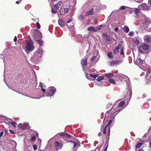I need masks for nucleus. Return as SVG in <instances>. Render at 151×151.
I'll return each mask as SVG.
<instances>
[{"label":"nucleus","mask_w":151,"mask_h":151,"mask_svg":"<svg viewBox=\"0 0 151 151\" xmlns=\"http://www.w3.org/2000/svg\"><path fill=\"white\" fill-rule=\"evenodd\" d=\"M141 19L142 22L140 26L142 29H145L148 27L149 25L151 22V20L150 19L147 18L145 16H143Z\"/></svg>","instance_id":"obj_1"},{"label":"nucleus","mask_w":151,"mask_h":151,"mask_svg":"<svg viewBox=\"0 0 151 151\" xmlns=\"http://www.w3.org/2000/svg\"><path fill=\"white\" fill-rule=\"evenodd\" d=\"M118 109H117L116 106L115 104H114L113 106L111 108V109L110 110L107 111V112L106 113L103 122L105 121L106 119H108L109 115V114L110 112H111L112 115L114 114H115L116 113V114L114 116H115L116 114H117L119 111H119Z\"/></svg>","instance_id":"obj_2"},{"label":"nucleus","mask_w":151,"mask_h":151,"mask_svg":"<svg viewBox=\"0 0 151 151\" xmlns=\"http://www.w3.org/2000/svg\"><path fill=\"white\" fill-rule=\"evenodd\" d=\"M118 109H117L116 106L115 104H114L113 106L111 108V109L110 110L107 111V112L106 113L103 122L105 121L106 119H108L109 115V114L110 112H111L112 115L114 114H115L116 113V114L114 116H115L116 114H117L119 111H119Z\"/></svg>","instance_id":"obj_3"},{"label":"nucleus","mask_w":151,"mask_h":151,"mask_svg":"<svg viewBox=\"0 0 151 151\" xmlns=\"http://www.w3.org/2000/svg\"><path fill=\"white\" fill-rule=\"evenodd\" d=\"M74 137L70 134L67 133V142H71L74 144V148L78 147L79 146L78 142H74L73 140Z\"/></svg>","instance_id":"obj_4"},{"label":"nucleus","mask_w":151,"mask_h":151,"mask_svg":"<svg viewBox=\"0 0 151 151\" xmlns=\"http://www.w3.org/2000/svg\"><path fill=\"white\" fill-rule=\"evenodd\" d=\"M42 55V49L39 48L37 51L35 52L33 56V58L35 60L40 58Z\"/></svg>","instance_id":"obj_5"},{"label":"nucleus","mask_w":151,"mask_h":151,"mask_svg":"<svg viewBox=\"0 0 151 151\" xmlns=\"http://www.w3.org/2000/svg\"><path fill=\"white\" fill-rule=\"evenodd\" d=\"M63 3L62 1H60L58 2L54 5L55 9L52 8V12L53 14H55L57 13V11L58 10L60 6L62 5H63Z\"/></svg>","instance_id":"obj_6"},{"label":"nucleus","mask_w":151,"mask_h":151,"mask_svg":"<svg viewBox=\"0 0 151 151\" xmlns=\"http://www.w3.org/2000/svg\"><path fill=\"white\" fill-rule=\"evenodd\" d=\"M149 47L148 45L146 44H142L138 47V51L140 53L142 54L143 53V51L142 50H147L148 49Z\"/></svg>","instance_id":"obj_7"},{"label":"nucleus","mask_w":151,"mask_h":151,"mask_svg":"<svg viewBox=\"0 0 151 151\" xmlns=\"http://www.w3.org/2000/svg\"><path fill=\"white\" fill-rule=\"evenodd\" d=\"M76 0H67V6L68 5V7L67 8V13L68 11V8L70 9V6H75L76 4Z\"/></svg>","instance_id":"obj_8"},{"label":"nucleus","mask_w":151,"mask_h":151,"mask_svg":"<svg viewBox=\"0 0 151 151\" xmlns=\"http://www.w3.org/2000/svg\"><path fill=\"white\" fill-rule=\"evenodd\" d=\"M132 91L129 89L127 92L126 94L124 96V98L125 100L128 103L130 101L132 95Z\"/></svg>","instance_id":"obj_9"},{"label":"nucleus","mask_w":151,"mask_h":151,"mask_svg":"<svg viewBox=\"0 0 151 151\" xmlns=\"http://www.w3.org/2000/svg\"><path fill=\"white\" fill-rule=\"evenodd\" d=\"M56 91V89L53 87L50 88L49 91H47L46 93L47 96H50L53 95Z\"/></svg>","instance_id":"obj_10"},{"label":"nucleus","mask_w":151,"mask_h":151,"mask_svg":"<svg viewBox=\"0 0 151 151\" xmlns=\"http://www.w3.org/2000/svg\"><path fill=\"white\" fill-rule=\"evenodd\" d=\"M135 63L138 65H140L143 67H144L145 65L144 60L141 59L140 58H138L135 61Z\"/></svg>","instance_id":"obj_11"},{"label":"nucleus","mask_w":151,"mask_h":151,"mask_svg":"<svg viewBox=\"0 0 151 151\" xmlns=\"http://www.w3.org/2000/svg\"><path fill=\"white\" fill-rule=\"evenodd\" d=\"M26 48L28 51H32L33 50L34 47L31 43L27 42L26 43Z\"/></svg>","instance_id":"obj_12"},{"label":"nucleus","mask_w":151,"mask_h":151,"mask_svg":"<svg viewBox=\"0 0 151 151\" xmlns=\"http://www.w3.org/2000/svg\"><path fill=\"white\" fill-rule=\"evenodd\" d=\"M66 12V6L65 4H63L60 10V13L61 15H64Z\"/></svg>","instance_id":"obj_13"},{"label":"nucleus","mask_w":151,"mask_h":151,"mask_svg":"<svg viewBox=\"0 0 151 151\" xmlns=\"http://www.w3.org/2000/svg\"><path fill=\"white\" fill-rule=\"evenodd\" d=\"M19 126L21 129H28L30 128L28 124H25L23 125L20 124H19Z\"/></svg>","instance_id":"obj_14"},{"label":"nucleus","mask_w":151,"mask_h":151,"mask_svg":"<svg viewBox=\"0 0 151 151\" xmlns=\"http://www.w3.org/2000/svg\"><path fill=\"white\" fill-rule=\"evenodd\" d=\"M81 63L83 68V70H84L87 63V58L86 57H85L84 59L81 60Z\"/></svg>","instance_id":"obj_15"},{"label":"nucleus","mask_w":151,"mask_h":151,"mask_svg":"<svg viewBox=\"0 0 151 151\" xmlns=\"http://www.w3.org/2000/svg\"><path fill=\"white\" fill-rule=\"evenodd\" d=\"M118 77H119V79L122 81H127L126 78L129 79V78L123 74L119 75H118Z\"/></svg>","instance_id":"obj_16"},{"label":"nucleus","mask_w":151,"mask_h":151,"mask_svg":"<svg viewBox=\"0 0 151 151\" xmlns=\"http://www.w3.org/2000/svg\"><path fill=\"white\" fill-rule=\"evenodd\" d=\"M125 104V101H123L120 102L118 105L116 106L117 109H119V111H121L123 109V108L122 106H123Z\"/></svg>","instance_id":"obj_17"},{"label":"nucleus","mask_w":151,"mask_h":151,"mask_svg":"<svg viewBox=\"0 0 151 151\" xmlns=\"http://www.w3.org/2000/svg\"><path fill=\"white\" fill-rule=\"evenodd\" d=\"M85 76L88 79L90 80L91 79L90 77H92L95 78L98 76V75L96 74H89L87 73H86L85 74Z\"/></svg>","instance_id":"obj_18"},{"label":"nucleus","mask_w":151,"mask_h":151,"mask_svg":"<svg viewBox=\"0 0 151 151\" xmlns=\"http://www.w3.org/2000/svg\"><path fill=\"white\" fill-rule=\"evenodd\" d=\"M122 45L121 44H119L113 50V53L114 54H116L119 52V49L122 47Z\"/></svg>","instance_id":"obj_19"},{"label":"nucleus","mask_w":151,"mask_h":151,"mask_svg":"<svg viewBox=\"0 0 151 151\" xmlns=\"http://www.w3.org/2000/svg\"><path fill=\"white\" fill-rule=\"evenodd\" d=\"M133 42L136 45H139L140 43V38L139 37H135L133 38Z\"/></svg>","instance_id":"obj_20"},{"label":"nucleus","mask_w":151,"mask_h":151,"mask_svg":"<svg viewBox=\"0 0 151 151\" xmlns=\"http://www.w3.org/2000/svg\"><path fill=\"white\" fill-rule=\"evenodd\" d=\"M106 38L105 40H104V43L106 45H109L110 44L109 42H111L112 41L111 38L110 37H108L107 35L106 36Z\"/></svg>","instance_id":"obj_21"},{"label":"nucleus","mask_w":151,"mask_h":151,"mask_svg":"<svg viewBox=\"0 0 151 151\" xmlns=\"http://www.w3.org/2000/svg\"><path fill=\"white\" fill-rule=\"evenodd\" d=\"M58 23L62 27H64L66 24V22L63 20L59 19L58 20Z\"/></svg>","instance_id":"obj_22"},{"label":"nucleus","mask_w":151,"mask_h":151,"mask_svg":"<svg viewBox=\"0 0 151 151\" xmlns=\"http://www.w3.org/2000/svg\"><path fill=\"white\" fill-rule=\"evenodd\" d=\"M151 70L150 69H148L147 71L146 72V74L145 76L146 78V79L147 80H148L150 79L151 78V76L150 75V73Z\"/></svg>","instance_id":"obj_23"},{"label":"nucleus","mask_w":151,"mask_h":151,"mask_svg":"<svg viewBox=\"0 0 151 151\" xmlns=\"http://www.w3.org/2000/svg\"><path fill=\"white\" fill-rule=\"evenodd\" d=\"M93 8H92L90 11L86 12L85 14V15L86 16H88L89 15H92L93 14Z\"/></svg>","instance_id":"obj_24"},{"label":"nucleus","mask_w":151,"mask_h":151,"mask_svg":"<svg viewBox=\"0 0 151 151\" xmlns=\"http://www.w3.org/2000/svg\"><path fill=\"white\" fill-rule=\"evenodd\" d=\"M55 145L56 148L57 149H59L61 147V145L57 141H55Z\"/></svg>","instance_id":"obj_25"},{"label":"nucleus","mask_w":151,"mask_h":151,"mask_svg":"<svg viewBox=\"0 0 151 151\" xmlns=\"http://www.w3.org/2000/svg\"><path fill=\"white\" fill-rule=\"evenodd\" d=\"M114 116H112L110 118V119L109 120V122L108 123V124L107 125V126H109V127H110V125L112 123V122L113 121V120L114 119Z\"/></svg>","instance_id":"obj_26"},{"label":"nucleus","mask_w":151,"mask_h":151,"mask_svg":"<svg viewBox=\"0 0 151 151\" xmlns=\"http://www.w3.org/2000/svg\"><path fill=\"white\" fill-rule=\"evenodd\" d=\"M105 75L107 78H109V79L111 78L112 77L114 76L113 74L111 73L105 74Z\"/></svg>","instance_id":"obj_27"},{"label":"nucleus","mask_w":151,"mask_h":151,"mask_svg":"<svg viewBox=\"0 0 151 151\" xmlns=\"http://www.w3.org/2000/svg\"><path fill=\"white\" fill-rule=\"evenodd\" d=\"M88 31L91 32H95L97 31V29L95 28L94 27H91L88 28L87 29Z\"/></svg>","instance_id":"obj_28"},{"label":"nucleus","mask_w":151,"mask_h":151,"mask_svg":"<svg viewBox=\"0 0 151 151\" xmlns=\"http://www.w3.org/2000/svg\"><path fill=\"white\" fill-rule=\"evenodd\" d=\"M123 30L125 32L128 33L129 31L128 27L127 26H125L124 27Z\"/></svg>","instance_id":"obj_29"},{"label":"nucleus","mask_w":151,"mask_h":151,"mask_svg":"<svg viewBox=\"0 0 151 151\" xmlns=\"http://www.w3.org/2000/svg\"><path fill=\"white\" fill-rule=\"evenodd\" d=\"M84 16L83 15L81 14L78 18V20L80 21H82L84 20Z\"/></svg>","instance_id":"obj_30"},{"label":"nucleus","mask_w":151,"mask_h":151,"mask_svg":"<svg viewBox=\"0 0 151 151\" xmlns=\"http://www.w3.org/2000/svg\"><path fill=\"white\" fill-rule=\"evenodd\" d=\"M139 6L142 7L144 9H146L147 8V4L145 3H143L140 5Z\"/></svg>","instance_id":"obj_31"},{"label":"nucleus","mask_w":151,"mask_h":151,"mask_svg":"<svg viewBox=\"0 0 151 151\" xmlns=\"http://www.w3.org/2000/svg\"><path fill=\"white\" fill-rule=\"evenodd\" d=\"M36 42H37V43L39 44L40 46H41L42 45L43 43V41L41 40H35Z\"/></svg>","instance_id":"obj_32"},{"label":"nucleus","mask_w":151,"mask_h":151,"mask_svg":"<svg viewBox=\"0 0 151 151\" xmlns=\"http://www.w3.org/2000/svg\"><path fill=\"white\" fill-rule=\"evenodd\" d=\"M104 78V76H100L98 77L96 79V80L98 81H100L101 80H102Z\"/></svg>","instance_id":"obj_33"},{"label":"nucleus","mask_w":151,"mask_h":151,"mask_svg":"<svg viewBox=\"0 0 151 151\" xmlns=\"http://www.w3.org/2000/svg\"><path fill=\"white\" fill-rule=\"evenodd\" d=\"M110 65L111 66L116 65L115 60H113L110 62Z\"/></svg>","instance_id":"obj_34"},{"label":"nucleus","mask_w":151,"mask_h":151,"mask_svg":"<svg viewBox=\"0 0 151 151\" xmlns=\"http://www.w3.org/2000/svg\"><path fill=\"white\" fill-rule=\"evenodd\" d=\"M134 11L135 14L136 15H138V13L140 11L138 9L136 8H135L134 9Z\"/></svg>","instance_id":"obj_35"},{"label":"nucleus","mask_w":151,"mask_h":151,"mask_svg":"<svg viewBox=\"0 0 151 151\" xmlns=\"http://www.w3.org/2000/svg\"><path fill=\"white\" fill-rule=\"evenodd\" d=\"M144 39L145 41L147 42H149L150 41V38L148 36H145L144 37Z\"/></svg>","instance_id":"obj_36"},{"label":"nucleus","mask_w":151,"mask_h":151,"mask_svg":"<svg viewBox=\"0 0 151 151\" xmlns=\"http://www.w3.org/2000/svg\"><path fill=\"white\" fill-rule=\"evenodd\" d=\"M115 61H116V65H118L120 64L121 63H122L123 61V60L122 59H121V60H115Z\"/></svg>","instance_id":"obj_37"},{"label":"nucleus","mask_w":151,"mask_h":151,"mask_svg":"<svg viewBox=\"0 0 151 151\" xmlns=\"http://www.w3.org/2000/svg\"><path fill=\"white\" fill-rule=\"evenodd\" d=\"M107 56L110 59H112L113 58L112 53L111 52H109L108 53Z\"/></svg>","instance_id":"obj_38"},{"label":"nucleus","mask_w":151,"mask_h":151,"mask_svg":"<svg viewBox=\"0 0 151 151\" xmlns=\"http://www.w3.org/2000/svg\"><path fill=\"white\" fill-rule=\"evenodd\" d=\"M109 81L111 83L113 84H115L116 82L112 78H109Z\"/></svg>","instance_id":"obj_39"},{"label":"nucleus","mask_w":151,"mask_h":151,"mask_svg":"<svg viewBox=\"0 0 151 151\" xmlns=\"http://www.w3.org/2000/svg\"><path fill=\"white\" fill-rule=\"evenodd\" d=\"M127 8L129 9V8L128 7L123 6H121L120 8V9L121 10H123Z\"/></svg>","instance_id":"obj_40"},{"label":"nucleus","mask_w":151,"mask_h":151,"mask_svg":"<svg viewBox=\"0 0 151 151\" xmlns=\"http://www.w3.org/2000/svg\"><path fill=\"white\" fill-rule=\"evenodd\" d=\"M142 145V143L141 142L138 143L136 145L135 147L137 148H139Z\"/></svg>","instance_id":"obj_41"},{"label":"nucleus","mask_w":151,"mask_h":151,"mask_svg":"<svg viewBox=\"0 0 151 151\" xmlns=\"http://www.w3.org/2000/svg\"><path fill=\"white\" fill-rule=\"evenodd\" d=\"M11 124L15 128L16 127V125H17V124L14 121H13L11 122Z\"/></svg>","instance_id":"obj_42"},{"label":"nucleus","mask_w":151,"mask_h":151,"mask_svg":"<svg viewBox=\"0 0 151 151\" xmlns=\"http://www.w3.org/2000/svg\"><path fill=\"white\" fill-rule=\"evenodd\" d=\"M36 24L37 28L38 29H40L41 27V26L39 23L37 22Z\"/></svg>","instance_id":"obj_43"},{"label":"nucleus","mask_w":151,"mask_h":151,"mask_svg":"<svg viewBox=\"0 0 151 151\" xmlns=\"http://www.w3.org/2000/svg\"><path fill=\"white\" fill-rule=\"evenodd\" d=\"M124 48L123 47H122L121 49L120 54L121 55H123L124 54Z\"/></svg>","instance_id":"obj_44"},{"label":"nucleus","mask_w":151,"mask_h":151,"mask_svg":"<svg viewBox=\"0 0 151 151\" xmlns=\"http://www.w3.org/2000/svg\"><path fill=\"white\" fill-rule=\"evenodd\" d=\"M33 149L34 150H36L37 148V146L36 145H33Z\"/></svg>","instance_id":"obj_45"},{"label":"nucleus","mask_w":151,"mask_h":151,"mask_svg":"<svg viewBox=\"0 0 151 151\" xmlns=\"http://www.w3.org/2000/svg\"><path fill=\"white\" fill-rule=\"evenodd\" d=\"M134 33L133 32H129V36H132L133 34H134Z\"/></svg>","instance_id":"obj_46"},{"label":"nucleus","mask_w":151,"mask_h":151,"mask_svg":"<svg viewBox=\"0 0 151 151\" xmlns=\"http://www.w3.org/2000/svg\"><path fill=\"white\" fill-rule=\"evenodd\" d=\"M96 56H93L92 57L91 59V62H93L94 60L96 58Z\"/></svg>","instance_id":"obj_47"},{"label":"nucleus","mask_w":151,"mask_h":151,"mask_svg":"<svg viewBox=\"0 0 151 151\" xmlns=\"http://www.w3.org/2000/svg\"><path fill=\"white\" fill-rule=\"evenodd\" d=\"M36 139V137L35 136H33L32 137V140L33 141H35Z\"/></svg>","instance_id":"obj_48"},{"label":"nucleus","mask_w":151,"mask_h":151,"mask_svg":"<svg viewBox=\"0 0 151 151\" xmlns=\"http://www.w3.org/2000/svg\"><path fill=\"white\" fill-rule=\"evenodd\" d=\"M108 142H109L108 141H107L106 142L107 145L106 147H105V148L104 149V151H107V148L108 146Z\"/></svg>","instance_id":"obj_49"},{"label":"nucleus","mask_w":151,"mask_h":151,"mask_svg":"<svg viewBox=\"0 0 151 151\" xmlns=\"http://www.w3.org/2000/svg\"><path fill=\"white\" fill-rule=\"evenodd\" d=\"M73 20V19H72V18H70V19H69L68 21L67 22V23H70V22H71Z\"/></svg>","instance_id":"obj_50"},{"label":"nucleus","mask_w":151,"mask_h":151,"mask_svg":"<svg viewBox=\"0 0 151 151\" xmlns=\"http://www.w3.org/2000/svg\"><path fill=\"white\" fill-rule=\"evenodd\" d=\"M118 29H119V28L118 27H116L114 29V30L115 31V32H117Z\"/></svg>","instance_id":"obj_51"},{"label":"nucleus","mask_w":151,"mask_h":151,"mask_svg":"<svg viewBox=\"0 0 151 151\" xmlns=\"http://www.w3.org/2000/svg\"><path fill=\"white\" fill-rule=\"evenodd\" d=\"M41 90L42 91L44 92L45 93L46 91V90L45 88H42V86L41 87Z\"/></svg>","instance_id":"obj_52"},{"label":"nucleus","mask_w":151,"mask_h":151,"mask_svg":"<svg viewBox=\"0 0 151 151\" xmlns=\"http://www.w3.org/2000/svg\"><path fill=\"white\" fill-rule=\"evenodd\" d=\"M10 132L12 134H14V132L12 130L10 129L9 130Z\"/></svg>","instance_id":"obj_53"},{"label":"nucleus","mask_w":151,"mask_h":151,"mask_svg":"<svg viewBox=\"0 0 151 151\" xmlns=\"http://www.w3.org/2000/svg\"><path fill=\"white\" fill-rule=\"evenodd\" d=\"M17 37L16 36H15L14 37V41L15 42H16L17 41Z\"/></svg>","instance_id":"obj_54"},{"label":"nucleus","mask_w":151,"mask_h":151,"mask_svg":"<svg viewBox=\"0 0 151 151\" xmlns=\"http://www.w3.org/2000/svg\"><path fill=\"white\" fill-rule=\"evenodd\" d=\"M143 0H137V2H138V3H140L142 2Z\"/></svg>","instance_id":"obj_55"},{"label":"nucleus","mask_w":151,"mask_h":151,"mask_svg":"<svg viewBox=\"0 0 151 151\" xmlns=\"http://www.w3.org/2000/svg\"><path fill=\"white\" fill-rule=\"evenodd\" d=\"M3 132L2 131L0 133V137H1L3 134Z\"/></svg>","instance_id":"obj_56"},{"label":"nucleus","mask_w":151,"mask_h":151,"mask_svg":"<svg viewBox=\"0 0 151 151\" xmlns=\"http://www.w3.org/2000/svg\"><path fill=\"white\" fill-rule=\"evenodd\" d=\"M105 27V25L104 24H102L99 26L100 27Z\"/></svg>","instance_id":"obj_57"},{"label":"nucleus","mask_w":151,"mask_h":151,"mask_svg":"<svg viewBox=\"0 0 151 151\" xmlns=\"http://www.w3.org/2000/svg\"><path fill=\"white\" fill-rule=\"evenodd\" d=\"M108 135L109 136L110 134V128H109L108 130Z\"/></svg>","instance_id":"obj_58"},{"label":"nucleus","mask_w":151,"mask_h":151,"mask_svg":"<svg viewBox=\"0 0 151 151\" xmlns=\"http://www.w3.org/2000/svg\"><path fill=\"white\" fill-rule=\"evenodd\" d=\"M107 127L108 128V129H109V126H107V125L104 128V129H106V127ZM109 128H110V127H109Z\"/></svg>","instance_id":"obj_59"},{"label":"nucleus","mask_w":151,"mask_h":151,"mask_svg":"<svg viewBox=\"0 0 151 151\" xmlns=\"http://www.w3.org/2000/svg\"><path fill=\"white\" fill-rule=\"evenodd\" d=\"M103 133H104V134H106V129H104L103 130Z\"/></svg>","instance_id":"obj_60"},{"label":"nucleus","mask_w":151,"mask_h":151,"mask_svg":"<svg viewBox=\"0 0 151 151\" xmlns=\"http://www.w3.org/2000/svg\"><path fill=\"white\" fill-rule=\"evenodd\" d=\"M5 132L6 133V134H7L8 132V130L7 129H5Z\"/></svg>","instance_id":"obj_61"},{"label":"nucleus","mask_w":151,"mask_h":151,"mask_svg":"<svg viewBox=\"0 0 151 151\" xmlns=\"http://www.w3.org/2000/svg\"><path fill=\"white\" fill-rule=\"evenodd\" d=\"M148 3L151 5V0H149Z\"/></svg>","instance_id":"obj_62"},{"label":"nucleus","mask_w":151,"mask_h":151,"mask_svg":"<svg viewBox=\"0 0 151 151\" xmlns=\"http://www.w3.org/2000/svg\"><path fill=\"white\" fill-rule=\"evenodd\" d=\"M21 2L19 1H18L16 2V3L17 4H19Z\"/></svg>","instance_id":"obj_63"},{"label":"nucleus","mask_w":151,"mask_h":151,"mask_svg":"<svg viewBox=\"0 0 151 151\" xmlns=\"http://www.w3.org/2000/svg\"><path fill=\"white\" fill-rule=\"evenodd\" d=\"M70 27L71 28V29H74V26L73 25H71L70 26Z\"/></svg>","instance_id":"obj_64"}]
</instances>
